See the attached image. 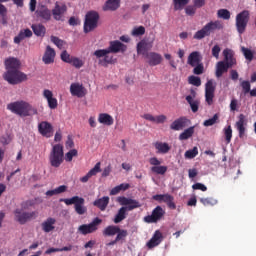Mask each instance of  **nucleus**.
I'll return each mask as SVG.
<instances>
[{
	"instance_id": "1",
	"label": "nucleus",
	"mask_w": 256,
	"mask_h": 256,
	"mask_svg": "<svg viewBox=\"0 0 256 256\" xmlns=\"http://www.w3.org/2000/svg\"><path fill=\"white\" fill-rule=\"evenodd\" d=\"M33 205H35V201H33V200H28V201L23 202L21 204V209L17 208L14 211L15 221L20 223V225H25V223H27V221H30V219H35L37 217L36 211L25 212V211L31 209V207H33Z\"/></svg>"
},
{
	"instance_id": "2",
	"label": "nucleus",
	"mask_w": 256,
	"mask_h": 256,
	"mask_svg": "<svg viewBox=\"0 0 256 256\" xmlns=\"http://www.w3.org/2000/svg\"><path fill=\"white\" fill-rule=\"evenodd\" d=\"M8 111L19 115V117H31V115H37V110L35 107H32L29 102L25 101H16L9 103L7 105Z\"/></svg>"
},
{
	"instance_id": "3",
	"label": "nucleus",
	"mask_w": 256,
	"mask_h": 256,
	"mask_svg": "<svg viewBox=\"0 0 256 256\" xmlns=\"http://www.w3.org/2000/svg\"><path fill=\"white\" fill-rule=\"evenodd\" d=\"M223 29V23L221 21H210L202 29L195 32L193 39H197L201 41V39H205V37H211L212 33L215 31H221Z\"/></svg>"
},
{
	"instance_id": "4",
	"label": "nucleus",
	"mask_w": 256,
	"mask_h": 256,
	"mask_svg": "<svg viewBox=\"0 0 256 256\" xmlns=\"http://www.w3.org/2000/svg\"><path fill=\"white\" fill-rule=\"evenodd\" d=\"M63 161H65V152L63 151V145L55 144L52 147V150L49 154V163L51 167H61L63 165Z\"/></svg>"
},
{
	"instance_id": "5",
	"label": "nucleus",
	"mask_w": 256,
	"mask_h": 256,
	"mask_svg": "<svg viewBox=\"0 0 256 256\" xmlns=\"http://www.w3.org/2000/svg\"><path fill=\"white\" fill-rule=\"evenodd\" d=\"M4 81H7L9 85H19L29 79L25 72L20 70H6L2 75Z\"/></svg>"
},
{
	"instance_id": "6",
	"label": "nucleus",
	"mask_w": 256,
	"mask_h": 256,
	"mask_svg": "<svg viewBox=\"0 0 256 256\" xmlns=\"http://www.w3.org/2000/svg\"><path fill=\"white\" fill-rule=\"evenodd\" d=\"M61 203L65 205H74L75 212L77 215H85L87 213V207H85V198L74 196L72 198L60 199Z\"/></svg>"
},
{
	"instance_id": "7",
	"label": "nucleus",
	"mask_w": 256,
	"mask_h": 256,
	"mask_svg": "<svg viewBox=\"0 0 256 256\" xmlns=\"http://www.w3.org/2000/svg\"><path fill=\"white\" fill-rule=\"evenodd\" d=\"M99 12L97 11H89L85 16L84 21V33H91V31H95L99 25Z\"/></svg>"
},
{
	"instance_id": "8",
	"label": "nucleus",
	"mask_w": 256,
	"mask_h": 256,
	"mask_svg": "<svg viewBox=\"0 0 256 256\" xmlns=\"http://www.w3.org/2000/svg\"><path fill=\"white\" fill-rule=\"evenodd\" d=\"M249 10H243L236 16V29L240 35L245 33V29H247V23H249Z\"/></svg>"
},
{
	"instance_id": "9",
	"label": "nucleus",
	"mask_w": 256,
	"mask_h": 256,
	"mask_svg": "<svg viewBox=\"0 0 256 256\" xmlns=\"http://www.w3.org/2000/svg\"><path fill=\"white\" fill-rule=\"evenodd\" d=\"M102 220L99 217L94 218V220L90 224H82L78 227V233L81 235H89L91 233H95L97 229H99V225H101Z\"/></svg>"
},
{
	"instance_id": "10",
	"label": "nucleus",
	"mask_w": 256,
	"mask_h": 256,
	"mask_svg": "<svg viewBox=\"0 0 256 256\" xmlns=\"http://www.w3.org/2000/svg\"><path fill=\"white\" fill-rule=\"evenodd\" d=\"M215 89H217V82L213 79L208 80L205 84V101L207 105L213 103V99H215Z\"/></svg>"
},
{
	"instance_id": "11",
	"label": "nucleus",
	"mask_w": 256,
	"mask_h": 256,
	"mask_svg": "<svg viewBox=\"0 0 256 256\" xmlns=\"http://www.w3.org/2000/svg\"><path fill=\"white\" fill-rule=\"evenodd\" d=\"M60 57H61V60L64 63H69L70 65H72L76 69H81V67H83V65H85V63L83 62V60L81 58L71 56L69 54V52H67V50H64L61 53Z\"/></svg>"
},
{
	"instance_id": "12",
	"label": "nucleus",
	"mask_w": 256,
	"mask_h": 256,
	"mask_svg": "<svg viewBox=\"0 0 256 256\" xmlns=\"http://www.w3.org/2000/svg\"><path fill=\"white\" fill-rule=\"evenodd\" d=\"M149 163L152 167H150L151 173L153 175H165L167 173V166L161 165V160L157 157L149 158Z\"/></svg>"
},
{
	"instance_id": "13",
	"label": "nucleus",
	"mask_w": 256,
	"mask_h": 256,
	"mask_svg": "<svg viewBox=\"0 0 256 256\" xmlns=\"http://www.w3.org/2000/svg\"><path fill=\"white\" fill-rule=\"evenodd\" d=\"M154 201H158V203H166L169 209L175 210L177 209V205L175 204V197L170 194H156L152 196Z\"/></svg>"
},
{
	"instance_id": "14",
	"label": "nucleus",
	"mask_w": 256,
	"mask_h": 256,
	"mask_svg": "<svg viewBox=\"0 0 256 256\" xmlns=\"http://www.w3.org/2000/svg\"><path fill=\"white\" fill-rule=\"evenodd\" d=\"M154 201H158V203H166L169 209L175 210L177 209V205L175 204V197L170 194H156L152 196Z\"/></svg>"
},
{
	"instance_id": "15",
	"label": "nucleus",
	"mask_w": 256,
	"mask_h": 256,
	"mask_svg": "<svg viewBox=\"0 0 256 256\" xmlns=\"http://www.w3.org/2000/svg\"><path fill=\"white\" fill-rule=\"evenodd\" d=\"M165 215V210L161 206H157L153 211L151 215L145 216L144 221L145 223H157L158 221H161Z\"/></svg>"
},
{
	"instance_id": "16",
	"label": "nucleus",
	"mask_w": 256,
	"mask_h": 256,
	"mask_svg": "<svg viewBox=\"0 0 256 256\" xmlns=\"http://www.w3.org/2000/svg\"><path fill=\"white\" fill-rule=\"evenodd\" d=\"M65 13H67V5L56 2L54 9H52L53 19L55 21H64Z\"/></svg>"
},
{
	"instance_id": "17",
	"label": "nucleus",
	"mask_w": 256,
	"mask_h": 256,
	"mask_svg": "<svg viewBox=\"0 0 256 256\" xmlns=\"http://www.w3.org/2000/svg\"><path fill=\"white\" fill-rule=\"evenodd\" d=\"M189 125H191V120H189L185 116H182V117L174 120L170 124V129L172 131H183V129H185V127H189Z\"/></svg>"
},
{
	"instance_id": "18",
	"label": "nucleus",
	"mask_w": 256,
	"mask_h": 256,
	"mask_svg": "<svg viewBox=\"0 0 256 256\" xmlns=\"http://www.w3.org/2000/svg\"><path fill=\"white\" fill-rule=\"evenodd\" d=\"M38 131L42 137H53V125L47 121H42L38 124Z\"/></svg>"
},
{
	"instance_id": "19",
	"label": "nucleus",
	"mask_w": 256,
	"mask_h": 256,
	"mask_svg": "<svg viewBox=\"0 0 256 256\" xmlns=\"http://www.w3.org/2000/svg\"><path fill=\"white\" fill-rule=\"evenodd\" d=\"M35 14L38 19L51 21V10L46 5L39 4Z\"/></svg>"
},
{
	"instance_id": "20",
	"label": "nucleus",
	"mask_w": 256,
	"mask_h": 256,
	"mask_svg": "<svg viewBox=\"0 0 256 256\" xmlns=\"http://www.w3.org/2000/svg\"><path fill=\"white\" fill-rule=\"evenodd\" d=\"M109 53H125L127 51V45L119 40L110 41L108 47Z\"/></svg>"
},
{
	"instance_id": "21",
	"label": "nucleus",
	"mask_w": 256,
	"mask_h": 256,
	"mask_svg": "<svg viewBox=\"0 0 256 256\" xmlns=\"http://www.w3.org/2000/svg\"><path fill=\"white\" fill-rule=\"evenodd\" d=\"M235 127L239 133L240 139H243V137H245V131H247V118H245L244 114L238 116V121L236 122Z\"/></svg>"
},
{
	"instance_id": "22",
	"label": "nucleus",
	"mask_w": 256,
	"mask_h": 256,
	"mask_svg": "<svg viewBox=\"0 0 256 256\" xmlns=\"http://www.w3.org/2000/svg\"><path fill=\"white\" fill-rule=\"evenodd\" d=\"M191 95L186 96V101L191 107L192 113H197L199 111V100H193L197 97V92L194 89L190 90Z\"/></svg>"
},
{
	"instance_id": "23",
	"label": "nucleus",
	"mask_w": 256,
	"mask_h": 256,
	"mask_svg": "<svg viewBox=\"0 0 256 256\" xmlns=\"http://www.w3.org/2000/svg\"><path fill=\"white\" fill-rule=\"evenodd\" d=\"M43 97L47 100L49 109H57L59 102L57 101V98L53 97V91L45 89L43 91Z\"/></svg>"
},
{
	"instance_id": "24",
	"label": "nucleus",
	"mask_w": 256,
	"mask_h": 256,
	"mask_svg": "<svg viewBox=\"0 0 256 256\" xmlns=\"http://www.w3.org/2000/svg\"><path fill=\"white\" fill-rule=\"evenodd\" d=\"M6 71H19L21 69V61L15 57L7 58L4 62Z\"/></svg>"
},
{
	"instance_id": "25",
	"label": "nucleus",
	"mask_w": 256,
	"mask_h": 256,
	"mask_svg": "<svg viewBox=\"0 0 256 256\" xmlns=\"http://www.w3.org/2000/svg\"><path fill=\"white\" fill-rule=\"evenodd\" d=\"M146 59H148V64L150 67H156V65H161L163 56L157 52H150L146 53Z\"/></svg>"
},
{
	"instance_id": "26",
	"label": "nucleus",
	"mask_w": 256,
	"mask_h": 256,
	"mask_svg": "<svg viewBox=\"0 0 256 256\" xmlns=\"http://www.w3.org/2000/svg\"><path fill=\"white\" fill-rule=\"evenodd\" d=\"M55 55V49L51 48V46H47L42 57L43 63H45V65H51V63H55Z\"/></svg>"
},
{
	"instance_id": "27",
	"label": "nucleus",
	"mask_w": 256,
	"mask_h": 256,
	"mask_svg": "<svg viewBox=\"0 0 256 256\" xmlns=\"http://www.w3.org/2000/svg\"><path fill=\"white\" fill-rule=\"evenodd\" d=\"M121 7V0H106L102 6V11L107 12H115L117 9Z\"/></svg>"
},
{
	"instance_id": "28",
	"label": "nucleus",
	"mask_w": 256,
	"mask_h": 256,
	"mask_svg": "<svg viewBox=\"0 0 256 256\" xmlns=\"http://www.w3.org/2000/svg\"><path fill=\"white\" fill-rule=\"evenodd\" d=\"M70 93L73 97H85V87H83V84L72 83Z\"/></svg>"
},
{
	"instance_id": "29",
	"label": "nucleus",
	"mask_w": 256,
	"mask_h": 256,
	"mask_svg": "<svg viewBox=\"0 0 256 256\" xmlns=\"http://www.w3.org/2000/svg\"><path fill=\"white\" fill-rule=\"evenodd\" d=\"M224 55V63L229 65L230 67H233V65H237V60L235 59V54L233 53V50L226 48L223 50Z\"/></svg>"
},
{
	"instance_id": "30",
	"label": "nucleus",
	"mask_w": 256,
	"mask_h": 256,
	"mask_svg": "<svg viewBox=\"0 0 256 256\" xmlns=\"http://www.w3.org/2000/svg\"><path fill=\"white\" fill-rule=\"evenodd\" d=\"M97 173H101V162H97L85 176L80 178L81 183H87V181H89L91 177H95Z\"/></svg>"
},
{
	"instance_id": "31",
	"label": "nucleus",
	"mask_w": 256,
	"mask_h": 256,
	"mask_svg": "<svg viewBox=\"0 0 256 256\" xmlns=\"http://www.w3.org/2000/svg\"><path fill=\"white\" fill-rule=\"evenodd\" d=\"M202 59L201 53H199V51H194L189 54L187 64L190 65V67H195V65L202 63Z\"/></svg>"
},
{
	"instance_id": "32",
	"label": "nucleus",
	"mask_w": 256,
	"mask_h": 256,
	"mask_svg": "<svg viewBox=\"0 0 256 256\" xmlns=\"http://www.w3.org/2000/svg\"><path fill=\"white\" fill-rule=\"evenodd\" d=\"M232 66H229L226 62L219 61L216 64V72L215 76L219 79L220 77H223L224 73H227L229 69H231Z\"/></svg>"
},
{
	"instance_id": "33",
	"label": "nucleus",
	"mask_w": 256,
	"mask_h": 256,
	"mask_svg": "<svg viewBox=\"0 0 256 256\" xmlns=\"http://www.w3.org/2000/svg\"><path fill=\"white\" fill-rule=\"evenodd\" d=\"M163 238V234L157 230L153 237L147 242V248L153 249L154 247H157V245H160L161 239Z\"/></svg>"
},
{
	"instance_id": "34",
	"label": "nucleus",
	"mask_w": 256,
	"mask_h": 256,
	"mask_svg": "<svg viewBox=\"0 0 256 256\" xmlns=\"http://www.w3.org/2000/svg\"><path fill=\"white\" fill-rule=\"evenodd\" d=\"M153 146L156 149V153L161 155H166V153H169L171 151V146L167 142H155L153 143Z\"/></svg>"
},
{
	"instance_id": "35",
	"label": "nucleus",
	"mask_w": 256,
	"mask_h": 256,
	"mask_svg": "<svg viewBox=\"0 0 256 256\" xmlns=\"http://www.w3.org/2000/svg\"><path fill=\"white\" fill-rule=\"evenodd\" d=\"M110 198L109 196H103L98 198L93 202V206L97 207L100 211H105L109 205Z\"/></svg>"
},
{
	"instance_id": "36",
	"label": "nucleus",
	"mask_w": 256,
	"mask_h": 256,
	"mask_svg": "<svg viewBox=\"0 0 256 256\" xmlns=\"http://www.w3.org/2000/svg\"><path fill=\"white\" fill-rule=\"evenodd\" d=\"M55 223H57V220L55 218H47L42 224V230L44 233H51L55 229Z\"/></svg>"
},
{
	"instance_id": "37",
	"label": "nucleus",
	"mask_w": 256,
	"mask_h": 256,
	"mask_svg": "<svg viewBox=\"0 0 256 256\" xmlns=\"http://www.w3.org/2000/svg\"><path fill=\"white\" fill-rule=\"evenodd\" d=\"M98 121L102 125H107L108 127H111V125H113V123H115V121L113 120V116H111V115H109L107 113L99 114Z\"/></svg>"
},
{
	"instance_id": "38",
	"label": "nucleus",
	"mask_w": 256,
	"mask_h": 256,
	"mask_svg": "<svg viewBox=\"0 0 256 256\" xmlns=\"http://www.w3.org/2000/svg\"><path fill=\"white\" fill-rule=\"evenodd\" d=\"M27 37H33V32L30 29H24L19 32V34L14 38V43L19 45L23 39Z\"/></svg>"
},
{
	"instance_id": "39",
	"label": "nucleus",
	"mask_w": 256,
	"mask_h": 256,
	"mask_svg": "<svg viewBox=\"0 0 256 256\" xmlns=\"http://www.w3.org/2000/svg\"><path fill=\"white\" fill-rule=\"evenodd\" d=\"M31 29L36 37H45V33H47V28L43 24H33Z\"/></svg>"
},
{
	"instance_id": "40",
	"label": "nucleus",
	"mask_w": 256,
	"mask_h": 256,
	"mask_svg": "<svg viewBox=\"0 0 256 256\" xmlns=\"http://www.w3.org/2000/svg\"><path fill=\"white\" fill-rule=\"evenodd\" d=\"M129 210L123 206L118 210V213L114 217V223L118 224L121 223V221H124V219H127V212Z\"/></svg>"
},
{
	"instance_id": "41",
	"label": "nucleus",
	"mask_w": 256,
	"mask_h": 256,
	"mask_svg": "<svg viewBox=\"0 0 256 256\" xmlns=\"http://www.w3.org/2000/svg\"><path fill=\"white\" fill-rule=\"evenodd\" d=\"M115 63H117V59L110 54H106L103 59L99 60V65H102V67H107V65H115Z\"/></svg>"
},
{
	"instance_id": "42",
	"label": "nucleus",
	"mask_w": 256,
	"mask_h": 256,
	"mask_svg": "<svg viewBox=\"0 0 256 256\" xmlns=\"http://www.w3.org/2000/svg\"><path fill=\"white\" fill-rule=\"evenodd\" d=\"M104 237H113L119 233V226L109 225L103 230Z\"/></svg>"
},
{
	"instance_id": "43",
	"label": "nucleus",
	"mask_w": 256,
	"mask_h": 256,
	"mask_svg": "<svg viewBox=\"0 0 256 256\" xmlns=\"http://www.w3.org/2000/svg\"><path fill=\"white\" fill-rule=\"evenodd\" d=\"M193 133H195V126H191L188 129L184 130L179 135V140L180 141H187V139H191V137H193Z\"/></svg>"
},
{
	"instance_id": "44",
	"label": "nucleus",
	"mask_w": 256,
	"mask_h": 256,
	"mask_svg": "<svg viewBox=\"0 0 256 256\" xmlns=\"http://www.w3.org/2000/svg\"><path fill=\"white\" fill-rule=\"evenodd\" d=\"M191 0H173L174 11H183Z\"/></svg>"
},
{
	"instance_id": "45",
	"label": "nucleus",
	"mask_w": 256,
	"mask_h": 256,
	"mask_svg": "<svg viewBox=\"0 0 256 256\" xmlns=\"http://www.w3.org/2000/svg\"><path fill=\"white\" fill-rule=\"evenodd\" d=\"M67 191L66 185H61L54 190H48L46 192L47 197H53V195H61V193H65Z\"/></svg>"
},
{
	"instance_id": "46",
	"label": "nucleus",
	"mask_w": 256,
	"mask_h": 256,
	"mask_svg": "<svg viewBox=\"0 0 256 256\" xmlns=\"http://www.w3.org/2000/svg\"><path fill=\"white\" fill-rule=\"evenodd\" d=\"M130 185L127 183H122L114 188H112V190L110 191V195H119V193H121V191H127V189H129Z\"/></svg>"
},
{
	"instance_id": "47",
	"label": "nucleus",
	"mask_w": 256,
	"mask_h": 256,
	"mask_svg": "<svg viewBox=\"0 0 256 256\" xmlns=\"http://www.w3.org/2000/svg\"><path fill=\"white\" fill-rule=\"evenodd\" d=\"M200 203L205 207H213L219 203V201L213 197L200 198Z\"/></svg>"
},
{
	"instance_id": "48",
	"label": "nucleus",
	"mask_w": 256,
	"mask_h": 256,
	"mask_svg": "<svg viewBox=\"0 0 256 256\" xmlns=\"http://www.w3.org/2000/svg\"><path fill=\"white\" fill-rule=\"evenodd\" d=\"M0 16V24L7 25V7L3 4H0Z\"/></svg>"
},
{
	"instance_id": "49",
	"label": "nucleus",
	"mask_w": 256,
	"mask_h": 256,
	"mask_svg": "<svg viewBox=\"0 0 256 256\" xmlns=\"http://www.w3.org/2000/svg\"><path fill=\"white\" fill-rule=\"evenodd\" d=\"M189 85H194V87H201V78L199 76L191 75L188 77Z\"/></svg>"
},
{
	"instance_id": "50",
	"label": "nucleus",
	"mask_w": 256,
	"mask_h": 256,
	"mask_svg": "<svg viewBox=\"0 0 256 256\" xmlns=\"http://www.w3.org/2000/svg\"><path fill=\"white\" fill-rule=\"evenodd\" d=\"M139 207H141V203H139V201L135 200V199H131L129 200L128 206H125V208L128 211H133V209H139Z\"/></svg>"
},
{
	"instance_id": "51",
	"label": "nucleus",
	"mask_w": 256,
	"mask_h": 256,
	"mask_svg": "<svg viewBox=\"0 0 256 256\" xmlns=\"http://www.w3.org/2000/svg\"><path fill=\"white\" fill-rule=\"evenodd\" d=\"M217 15H218L219 19H224L226 21L231 19V12H229V10H227V9L218 10Z\"/></svg>"
},
{
	"instance_id": "52",
	"label": "nucleus",
	"mask_w": 256,
	"mask_h": 256,
	"mask_svg": "<svg viewBox=\"0 0 256 256\" xmlns=\"http://www.w3.org/2000/svg\"><path fill=\"white\" fill-rule=\"evenodd\" d=\"M196 155H199V149L196 146L193 149L187 150L184 154L186 159H195Z\"/></svg>"
},
{
	"instance_id": "53",
	"label": "nucleus",
	"mask_w": 256,
	"mask_h": 256,
	"mask_svg": "<svg viewBox=\"0 0 256 256\" xmlns=\"http://www.w3.org/2000/svg\"><path fill=\"white\" fill-rule=\"evenodd\" d=\"M147 51V42L145 40H141L137 44V53L142 54V55H147L145 52Z\"/></svg>"
},
{
	"instance_id": "54",
	"label": "nucleus",
	"mask_w": 256,
	"mask_h": 256,
	"mask_svg": "<svg viewBox=\"0 0 256 256\" xmlns=\"http://www.w3.org/2000/svg\"><path fill=\"white\" fill-rule=\"evenodd\" d=\"M194 75H203L205 73V66L203 65V62H200L199 64H196L195 66H192Z\"/></svg>"
},
{
	"instance_id": "55",
	"label": "nucleus",
	"mask_w": 256,
	"mask_h": 256,
	"mask_svg": "<svg viewBox=\"0 0 256 256\" xmlns=\"http://www.w3.org/2000/svg\"><path fill=\"white\" fill-rule=\"evenodd\" d=\"M241 52L243 53L247 61H253L254 54L253 51H251V49L242 47Z\"/></svg>"
},
{
	"instance_id": "56",
	"label": "nucleus",
	"mask_w": 256,
	"mask_h": 256,
	"mask_svg": "<svg viewBox=\"0 0 256 256\" xmlns=\"http://www.w3.org/2000/svg\"><path fill=\"white\" fill-rule=\"evenodd\" d=\"M217 121H219V114H214V116L208 120H205L203 125L204 127H211L213 125H215V123H217Z\"/></svg>"
},
{
	"instance_id": "57",
	"label": "nucleus",
	"mask_w": 256,
	"mask_h": 256,
	"mask_svg": "<svg viewBox=\"0 0 256 256\" xmlns=\"http://www.w3.org/2000/svg\"><path fill=\"white\" fill-rule=\"evenodd\" d=\"M50 39L54 43V45H56V47H58V49H63V47H65V42L62 39H60L59 37L51 36Z\"/></svg>"
},
{
	"instance_id": "58",
	"label": "nucleus",
	"mask_w": 256,
	"mask_h": 256,
	"mask_svg": "<svg viewBox=\"0 0 256 256\" xmlns=\"http://www.w3.org/2000/svg\"><path fill=\"white\" fill-rule=\"evenodd\" d=\"M110 52H109V49L106 48V49H99V50H96L94 51V56L97 58V59H101V58H105V55H109Z\"/></svg>"
},
{
	"instance_id": "59",
	"label": "nucleus",
	"mask_w": 256,
	"mask_h": 256,
	"mask_svg": "<svg viewBox=\"0 0 256 256\" xmlns=\"http://www.w3.org/2000/svg\"><path fill=\"white\" fill-rule=\"evenodd\" d=\"M131 35L133 37H141V35H145V28L143 26L135 27Z\"/></svg>"
},
{
	"instance_id": "60",
	"label": "nucleus",
	"mask_w": 256,
	"mask_h": 256,
	"mask_svg": "<svg viewBox=\"0 0 256 256\" xmlns=\"http://www.w3.org/2000/svg\"><path fill=\"white\" fill-rule=\"evenodd\" d=\"M77 155H78L77 149H72L66 153L65 161H67L68 163H71V161H73V157H77Z\"/></svg>"
},
{
	"instance_id": "61",
	"label": "nucleus",
	"mask_w": 256,
	"mask_h": 256,
	"mask_svg": "<svg viewBox=\"0 0 256 256\" xmlns=\"http://www.w3.org/2000/svg\"><path fill=\"white\" fill-rule=\"evenodd\" d=\"M240 86L242 87V91L245 95L251 91V82L247 80L242 81Z\"/></svg>"
},
{
	"instance_id": "62",
	"label": "nucleus",
	"mask_w": 256,
	"mask_h": 256,
	"mask_svg": "<svg viewBox=\"0 0 256 256\" xmlns=\"http://www.w3.org/2000/svg\"><path fill=\"white\" fill-rule=\"evenodd\" d=\"M116 235V241H123V239H125V237L129 235V233L127 232V230L119 228V231L116 233Z\"/></svg>"
},
{
	"instance_id": "63",
	"label": "nucleus",
	"mask_w": 256,
	"mask_h": 256,
	"mask_svg": "<svg viewBox=\"0 0 256 256\" xmlns=\"http://www.w3.org/2000/svg\"><path fill=\"white\" fill-rule=\"evenodd\" d=\"M196 12H197V7L195 5L194 6L189 5L185 8V13L189 17H193V15H195Z\"/></svg>"
},
{
	"instance_id": "64",
	"label": "nucleus",
	"mask_w": 256,
	"mask_h": 256,
	"mask_svg": "<svg viewBox=\"0 0 256 256\" xmlns=\"http://www.w3.org/2000/svg\"><path fill=\"white\" fill-rule=\"evenodd\" d=\"M219 53H221V46L216 44L212 47V56H214L215 59H219Z\"/></svg>"
}]
</instances>
